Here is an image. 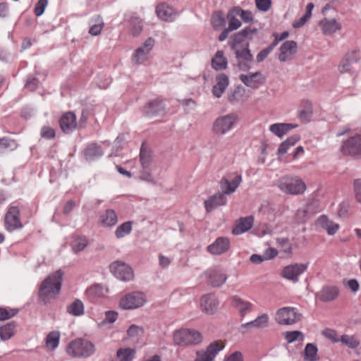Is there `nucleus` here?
Here are the masks:
<instances>
[{"label":"nucleus","mask_w":361,"mask_h":361,"mask_svg":"<svg viewBox=\"0 0 361 361\" xmlns=\"http://www.w3.org/2000/svg\"><path fill=\"white\" fill-rule=\"evenodd\" d=\"M224 345L221 344L220 341H216L211 343L207 347L204 352L206 355L209 356L212 360L214 359L217 353L221 350Z\"/></svg>","instance_id":"c03bdc74"},{"label":"nucleus","mask_w":361,"mask_h":361,"mask_svg":"<svg viewBox=\"0 0 361 361\" xmlns=\"http://www.w3.org/2000/svg\"><path fill=\"white\" fill-rule=\"evenodd\" d=\"M289 35V32L288 31H284L281 34L274 32L273 36L274 37V40L271 43L272 46L275 48L279 42L285 39Z\"/></svg>","instance_id":"69168bd1"},{"label":"nucleus","mask_w":361,"mask_h":361,"mask_svg":"<svg viewBox=\"0 0 361 361\" xmlns=\"http://www.w3.org/2000/svg\"><path fill=\"white\" fill-rule=\"evenodd\" d=\"M136 354V350L130 348H121L116 352V356L120 361H132Z\"/></svg>","instance_id":"a19ab883"},{"label":"nucleus","mask_w":361,"mask_h":361,"mask_svg":"<svg viewBox=\"0 0 361 361\" xmlns=\"http://www.w3.org/2000/svg\"><path fill=\"white\" fill-rule=\"evenodd\" d=\"M103 154L102 149L97 143L90 144L83 151V156L87 161H92Z\"/></svg>","instance_id":"7c9ffc66"},{"label":"nucleus","mask_w":361,"mask_h":361,"mask_svg":"<svg viewBox=\"0 0 361 361\" xmlns=\"http://www.w3.org/2000/svg\"><path fill=\"white\" fill-rule=\"evenodd\" d=\"M216 83L212 88L213 94L219 98L228 85V78L225 73L218 74L216 77Z\"/></svg>","instance_id":"bb28decb"},{"label":"nucleus","mask_w":361,"mask_h":361,"mask_svg":"<svg viewBox=\"0 0 361 361\" xmlns=\"http://www.w3.org/2000/svg\"><path fill=\"white\" fill-rule=\"evenodd\" d=\"M18 312V309H10L9 310L6 308H0V321H4L10 319L16 315Z\"/></svg>","instance_id":"4d7b16f0"},{"label":"nucleus","mask_w":361,"mask_h":361,"mask_svg":"<svg viewBox=\"0 0 361 361\" xmlns=\"http://www.w3.org/2000/svg\"><path fill=\"white\" fill-rule=\"evenodd\" d=\"M68 314L78 317L84 314V305L80 299H75L74 301L66 307Z\"/></svg>","instance_id":"58836bf2"},{"label":"nucleus","mask_w":361,"mask_h":361,"mask_svg":"<svg viewBox=\"0 0 361 361\" xmlns=\"http://www.w3.org/2000/svg\"><path fill=\"white\" fill-rule=\"evenodd\" d=\"M41 136L47 139H52L55 137V130L49 126H44L41 129Z\"/></svg>","instance_id":"0e129e2a"},{"label":"nucleus","mask_w":361,"mask_h":361,"mask_svg":"<svg viewBox=\"0 0 361 361\" xmlns=\"http://www.w3.org/2000/svg\"><path fill=\"white\" fill-rule=\"evenodd\" d=\"M4 227L9 231L23 228V224L20 219V209L18 207H10L4 216Z\"/></svg>","instance_id":"1a4fd4ad"},{"label":"nucleus","mask_w":361,"mask_h":361,"mask_svg":"<svg viewBox=\"0 0 361 361\" xmlns=\"http://www.w3.org/2000/svg\"><path fill=\"white\" fill-rule=\"evenodd\" d=\"M297 42L293 40H288L284 42L280 47V54L279 60L281 62H285L288 59V54L293 55L297 52Z\"/></svg>","instance_id":"a878e982"},{"label":"nucleus","mask_w":361,"mask_h":361,"mask_svg":"<svg viewBox=\"0 0 361 361\" xmlns=\"http://www.w3.org/2000/svg\"><path fill=\"white\" fill-rule=\"evenodd\" d=\"M360 50L354 49L348 51L341 61L338 68L341 73L351 72L353 69V64L357 63L360 60Z\"/></svg>","instance_id":"4468645a"},{"label":"nucleus","mask_w":361,"mask_h":361,"mask_svg":"<svg viewBox=\"0 0 361 361\" xmlns=\"http://www.w3.org/2000/svg\"><path fill=\"white\" fill-rule=\"evenodd\" d=\"M317 225L325 229L327 231V233L330 235H334L339 228V225L338 224L330 221L325 215H322L317 220Z\"/></svg>","instance_id":"c756f323"},{"label":"nucleus","mask_w":361,"mask_h":361,"mask_svg":"<svg viewBox=\"0 0 361 361\" xmlns=\"http://www.w3.org/2000/svg\"><path fill=\"white\" fill-rule=\"evenodd\" d=\"M156 13L159 18L164 21H173L178 15L173 7L164 3L157 6Z\"/></svg>","instance_id":"4be33fe9"},{"label":"nucleus","mask_w":361,"mask_h":361,"mask_svg":"<svg viewBox=\"0 0 361 361\" xmlns=\"http://www.w3.org/2000/svg\"><path fill=\"white\" fill-rule=\"evenodd\" d=\"M228 60L224 56V51L219 50L212 59V66L215 71H221L227 68Z\"/></svg>","instance_id":"2f4dec72"},{"label":"nucleus","mask_w":361,"mask_h":361,"mask_svg":"<svg viewBox=\"0 0 361 361\" xmlns=\"http://www.w3.org/2000/svg\"><path fill=\"white\" fill-rule=\"evenodd\" d=\"M313 114V108L312 103L308 101H304L302 103V109L298 111V118L302 123H308L310 121Z\"/></svg>","instance_id":"473e14b6"},{"label":"nucleus","mask_w":361,"mask_h":361,"mask_svg":"<svg viewBox=\"0 0 361 361\" xmlns=\"http://www.w3.org/2000/svg\"><path fill=\"white\" fill-rule=\"evenodd\" d=\"M60 334L59 331L50 332L46 338V345L51 350H54L59 343Z\"/></svg>","instance_id":"49530a36"},{"label":"nucleus","mask_w":361,"mask_h":361,"mask_svg":"<svg viewBox=\"0 0 361 361\" xmlns=\"http://www.w3.org/2000/svg\"><path fill=\"white\" fill-rule=\"evenodd\" d=\"M63 272L59 269L49 275L42 283L39 289V298L47 304L51 298L60 293L62 286Z\"/></svg>","instance_id":"f03ea898"},{"label":"nucleus","mask_w":361,"mask_h":361,"mask_svg":"<svg viewBox=\"0 0 361 361\" xmlns=\"http://www.w3.org/2000/svg\"><path fill=\"white\" fill-rule=\"evenodd\" d=\"M276 243L283 248V251L288 255L293 252V247L290 243L289 239L287 238H279L276 239Z\"/></svg>","instance_id":"864d4df0"},{"label":"nucleus","mask_w":361,"mask_h":361,"mask_svg":"<svg viewBox=\"0 0 361 361\" xmlns=\"http://www.w3.org/2000/svg\"><path fill=\"white\" fill-rule=\"evenodd\" d=\"M230 240L227 237H219L215 241L207 247V250L212 255H220L227 252L230 248Z\"/></svg>","instance_id":"a211bd4d"},{"label":"nucleus","mask_w":361,"mask_h":361,"mask_svg":"<svg viewBox=\"0 0 361 361\" xmlns=\"http://www.w3.org/2000/svg\"><path fill=\"white\" fill-rule=\"evenodd\" d=\"M279 188L286 193L299 195L302 194L305 192L306 185L300 178H283L280 180Z\"/></svg>","instance_id":"0eeeda50"},{"label":"nucleus","mask_w":361,"mask_h":361,"mask_svg":"<svg viewBox=\"0 0 361 361\" xmlns=\"http://www.w3.org/2000/svg\"><path fill=\"white\" fill-rule=\"evenodd\" d=\"M340 341L353 349L356 348L360 345L359 341H357L354 336L348 335H343L340 338Z\"/></svg>","instance_id":"3c124183"},{"label":"nucleus","mask_w":361,"mask_h":361,"mask_svg":"<svg viewBox=\"0 0 361 361\" xmlns=\"http://www.w3.org/2000/svg\"><path fill=\"white\" fill-rule=\"evenodd\" d=\"M132 221H126L118 226L115 231L117 238H121L126 235L129 234L132 231Z\"/></svg>","instance_id":"a18cd8bd"},{"label":"nucleus","mask_w":361,"mask_h":361,"mask_svg":"<svg viewBox=\"0 0 361 361\" xmlns=\"http://www.w3.org/2000/svg\"><path fill=\"white\" fill-rule=\"evenodd\" d=\"M318 348L314 343H307L305 348V360L317 361L319 360L317 357Z\"/></svg>","instance_id":"37998d69"},{"label":"nucleus","mask_w":361,"mask_h":361,"mask_svg":"<svg viewBox=\"0 0 361 361\" xmlns=\"http://www.w3.org/2000/svg\"><path fill=\"white\" fill-rule=\"evenodd\" d=\"M140 178L149 183H155L150 166H142V169L140 171Z\"/></svg>","instance_id":"09e8293b"},{"label":"nucleus","mask_w":361,"mask_h":361,"mask_svg":"<svg viewBox=\"0 0 361 361\" xmlns=\"http://www.w3.org/2000/svg\"><path fill=\"white\" fill-rule=\"evenodd\" d=\"M59 126L66 134H69L75 129H78L75 114L72 111L64 113L59 119Z\"/></svg>","instance_id":"f3484780"},{"label":"nucleus","mask_w":361,"mask_h":361,"mask_svg":"<svg viewBox=\"0 0 361 361\" xmlns=\"http://www.w3.org/2000/svg\"><path fill=\"white\" fill-rule=\"evenodd\" d=\"M16 323L10 322L4 326H0V338L3 341L10 339L15 334Z\"/></svg>","instance_id":"ea45409f"},{"label":"nucleus","mask_w":361,"mask_h":361,"mask_svg":"<svg viewBox=\"0 0 361 361\" xmlns=\"http://www.w3.org/2000/svg\"><path fill=\"white\" fill-rule=\"evenodd\" d=\"M340 290L336 286H324L317 293L316 297L320 301L329 302L335 300L339 295Z\"/></svg>","instance_id":"6ab92c4d"},{"label":"nucleus","mask_w":361,"mask_h":361,"mask_svg":"<svg viewBox=\"0 0 361 361\" xmlns=\"http://www.w3.org/2000/svg\"><path fill=\"white\" fill-rule=\"evenodd\" d=\"M118 221L117 214L114 209H106L105 213L100 216V221L104 226H113Z\"/></svg>","instance_id":"c9c22d12"},{"label":"nucleus","mask_w":361,"mask_h":361,"mask_svg":"<svg viewBox=\"0 0 361 361\" xmlns=\"http://www.w3.org/2000/svg\"><path fill=\"white\" fill-rule=\"evenodd\" d=\"M298 126L294 123H278L270 126L269 130L279 137H282Z\"/></svg>","instance_id":"cd10ccee"},{"label":"nucleus","mask_w":361,"mask_h":361,"mask_svg":"<svg viewBox=\"0 0 361 361\" xmlns=\"http://www.w3.org/2000/svg\"><path fill=\"white\" fill-rule=\"evenodd\" d=\"M322 334L329 339L331 340L334 343L340 341V339L338 338V334L336 331L334 329H325L322 331Z\"/></svg>","instance_id":"e2e57ef3"},{"label":"nucleus","mask_w":361,"mask_h":361,"mask_svg":"<svg viewBox=\"0 0 361 361\" xmlns=\"http://www.w3.org/2000/svg\"><path fill=\"white\" fill-rule=\"evenodd\" d=\"M94 24H93L89 30V34H90L92 36H97L99 35L102 30H103L104 27V23L102 18L101 16H98L97 18L94 20Z\"/></svg>","instance_id":"de8ad7c7"},{"label":"nucleus","mask_w":361,"mask_h":361,"mask_svg":"<svg viewBox=\"0 0 361 361\" xmlns=\"http://www.w3.org/2000/svg\"><path fill=\"white\" fill-rule=\"evenodd\" d=\"M202 339V334L195 329H185L176 331L173 334L174 343L180 346L198 345Z\"/></svg>","instance_id":"20e7f679"},{"label":"nucleus","mask_w":361,"mask_h":361,"mask_svg":"<svg viewBox=\"0 0 361 361\" xmlns=\"http://www.w3.org/2000/svg\"><path fill=\"white\" fill-rule=\"evenodd\" d=\"M140 161L141 166H151L153 161L151 150L145 147L143 144L140 148Z\"/></svg>","instance_id":"79ce46f5"},{"label":"nucleus","mask_w":361,"mask_h":361,"mask_svg":"<svg viewBox=\"0 0 361 361\" xmlns=\"http://www.w3.org/2000/svg\"><path fill=\"white\" fill-rule=\"evenodd\" d=\"M308 266L309 262L288 265L283 269L281 276L295 283L298 281V276L306 271Z\"/></svg>","instance_id":"f8f14e48"},{"label":"nucleus","mask_w":361,"mask_h":361,"mask_svg":"<svg viewBox=\"0 0 361 361\" xmlns=\"http://www.w3.org/2000/svg\"><path fill=\"white\" fill-rule=\"evenodd\" d=\"M145 302L142 293L133 292L127 294L120 301V306L124 310H132L142 307Z\"/></svg>","instance_id":"9b49d317"},{"label":"nucleus","mask_w":361,"mask_h":361,"mask_svg":"<svg viewBox=\"0 0 361 361\" xmlns=\"http://www.w3.org/2000/svg\"><path fill=\"white\" fill-rule=\"evenodd\" d=\"M118 313L115 311H107L105 313V319L103 321V323H109L112 324L117 319Z\"/></svg>","instance_id":"774afa93"},{"label":"nucleus","mask_w":361,"mask_h":361,"mask_svg":"<svg viewBox=\"0 0 361 361\" xmlns=\"http://www.w3.org/2000/svg\"><path fill=\"white\" fill-rule=\"evenodd\" d=\"M94 352V345L91 341L83 338L75 339L66 347V353L75 358L88 357Z\"/></svg>","instance_id":"7ed1b4c3"},{"label":"nucleus","mask_w":361,"mask_h":361,"mask_svg":"<svg viewBox=\"0 0 361 361\" xmlns=\"http://www.w3.org/2000/svg\"><path fill=\"white\" fill-rule=\"evenodd\" d=\"M274 49L271 44H270L267 48L260 51L256 56V60L258 63H262L265 60L269 53Z\"/></svg>","instance_id":"bf43d9fd"},{"label":"nucleus","mask_w":361,"mask_h":361,"mask_svg":"<svg viewBox=\"0 0 361 361\" xmlns=\"http://www.w3.org/2000/svg\"><path fill=\"white\" fill-rule=\"evenodd\" d=\"M302 319V314L295 307H285L279 309L276 312V321L281 325L294 324Z\"/></svg>","instance_id":"423d86ee"},{"label":"nucleus","mask_w":361,"mask_h":361,"mask_svg":"<svg viewBox=\"0 0 361 361\" xmlns=\"http://www.w3.org/2000/svg\"><path fill=\"white\" fill-rule=\"evenodd\" d=\"M324 34L326 35H332L337 30L341 29V25L336 19L324 18L319 22Z\"/></svg>","instance_id":"c85d7f7f"},{"label":"nucleus","mask_w":361,"mask_h":361,"mask_svg":"<svg viewBox=\"0 0 361 361\" xmlns=\"http://www.w3.org/2000/svg\"><path fill=\"white\" fill-rule=\"evenodd\" d=\"M242 181L240 175H235V177L230 180L226 177H223L220 180V187L224 195L226 194H231L235 192Z\"/></svg>","instance_id":"412c9836"},{"label":"nucleus","mask_w":361,"mask_h":361,"mask_svg":"<svg viewBox=\"0 0 361 361\" xmlns=\"http://www.w3.org/2000/svg\"><path fill=\"white\" fill-rule=\"evenodd\" d=\"M219 302L213 294H207L202 296L200 306L203 312L212 314L217 310Z\"/></svg>","instance_id":"b1692460"},{"label":"nucleus","mask_w":361,"mask_h":361,"mask_svg":"<svg viewBox=\"0 0 361 361\" xmlns=\"http://www.w3.org/2000/svg\"><path fill=\"white\" fill-rule=\"evenodd\" d=\"M89 244V241L85 236L74 235L71 241V248L75 253L82 251Z\"/></svg>","instance_id":"e433bc0d"},{"label":"nucleus","mask_w":361,"mask_h":361,"mask_svg":"<svg viewBox=\"0 0 361 361\" xmlns=\"http://www.w3.org/2000/svg\"><path fill=\"white\" fill-rule=\"evenodd\" d=\"M130 23V32L134 37H137L140 35L143 30L142 20L136 16H132L128 20Z\"/></svg>","instance_id":"4c0bfd02"},{"label":"nucleus","mask_w":361,"mask_h":361,"mask_svg":"<svg viewBox=\"0 0 361 361\" xmlns=\"http://www.w3.org/2000/svg\"><path fill=\"white\" fill-rule=\"evenodd\" d=\"M226 202L227 198L226 195L223 193L217 192L204 201L205 209L208 213L212 212L217 207L225 205Z\"/></svg>","instance_id":"393cba45"},{"label":"nucleus","mask_w":361,"mask_h":361,"mask_svg":"<svg viewBox=\"0 0 361 361\" xmlns=\"http://www.w3.org/2000/svg\"><path fill=\"white\" fill-rule=\"evenodd\" d=\"M284 338L288 343H291L297 340L303 341L304 335L300 331H286Z\"/></svg>","instance_id":"8fccbe9b"},{"label":"nucleus","mask_w":361,"mask_h":361,"mask_svg":"<svg viewBox=\"0 0 361 361\" xmlns=\"http://www.w3.org/2000/svg\"><path fill=\"white\" fill-rule=\"evenodd\" d=\"M239 78L245 85L252 89L258 88L259 86L262 85L265 81V78L259 71L249 73L248 75L242 74L240 75Z\"/></svg>","instance_id":"aec40b11"},{"label":"nucleus","mask_w":361,"mask_h":361,"mask_svg":"<svg viewBox=\"0 0 361 361\" xmlns=\"http://www.w3.org/2000/svg\"><path fill=\"white\" fill-rule=\"evenodd\" d=\"M211 23L214 30H220L226 26L224 13L222 11H215L211 17Z\"/></svg>","instance_id":"72a5a7b5"},{"label":"nucleus","mask_w":361,"mask_h":361,"mask_svg":"<svg viewBox=\"0 0 361 361\" xmlns=\"http://www.w3.org/2000/svg\"><path fill=\"white\" fill-rule=\"evenodd\" d=\"M87 294L92 297H102L104 295V287L100 284H94L87 290Z\"/></svg>","instance_id":"603ef678"},{"label":"nucleus","mask_w":361,"mask_h":361,"mask_svg":"<svg viewBox=\"0 0 361 361\" xmlns=\"http://www.w3.org/2000/svg\"><path fill=\"white\" fill-rule=\"evenodd\" d=\"M300 139L299 135H293L288 137L286 140L282 142L277 150V154L279 156L283 155L287 153L288 149L294 146Z\"/></svg>","instance_id":"f704fd0d"},{"label":"nucleus","mask_w":361,"mask_h":361,"mask_svg":"<svg viewBox=\"0 0 361 361\" xmlns=\"http://www.w3.org/2000/svg\"><path fill=\"white\" fill-rule=\"evenodd\" d=\"M271 0H255V6L257 8L262 12L268 11L271 7Z\"/></svg>","instance_id":"13d9d810"},{"label":"nucleus","mask_w":361,"mask_h":361,"mask_svg":"<svg viewBox=\"0 0 361 361\" xmlns=\"http://www.w3.org/2000/svg\"><path fill=\"white\" fill-rule=\"evenodd\" d=\"M143 114L148 117L163 115L165 113V105L163 100L156 98L149 100L143 107Z\"/></svg>","instance_id":"2eb2a0df"},{"label":"nucleus","mask_w":361,"mask_h":361,"mask_svg":"<svg viewBox=\"0 0 361 361\" xmlns=\"http://www.w3.org/2000/svg\"><path fill=\"white\" fill-rule=\"evenodd\" d=\"M254 217L248 216L246 217H240L235 221V226L232 230V233L235 235H240L248 231L253 226Z\"/></svg>","instance_id":"5701e85b"},{"label":"nucleus","mask_w":361,"mask_h":361,"mask_svg":"<svg viewBox=\"0 0 361 361\" xmlns=\"http://www.w3.org/2000/svg\"><path fill=\"white\" fill-rule=\"evenodd\" d=\"M268 323L269 317L267 314H262L252 321L254 326L258 329L267 327L268 326Z\"/></svg>","instance_id":"5fc2aeb1"},{"label":"nucleus","mask_w":361,"mask_h":361,"mask_svg":"<svg viewBox=\"0 0 361 361\" xmlns=\"http://www.w3.org/2000/svg\"><path fill=\"white\" fill-rule=\"evenodd\" d=\"M238 119L235 114H229L218 118L214 123L213 131L217 135H224L230 130Z\"/></svg>","instance_id":"6e6552de"},{"label":"nucleus","mask_w":361,"mask_h":361,"mask_svg":"<svg viewBox=\"0 0 361 361\" xmlns=\"http://www.w3.org/2000/svg\"><path fill=\"white\" fill-rule=\"evenodd\" d=\"M227 18L228 19V26L227 28L231 31L238 29L242 25L241 22L234 16H230V18Z\"/></svg>","instance_id":"680f3d73"},{"label":"nucleus","mask_w":361,"mask_h":361,"mask_svg":"<svg viewBox=\"0 0 361 361\" xmlns=\"http://www.w3.org/2000/svg\"><path fill=\"white\" fill-rule=\"evenodd\" d=\"M111 272L118 279L128 281L133 279L134 274L132 268L125 262L116 261L109 266Z\"/></svg>","instance_id":"9d476101"},{"label":"nucleus","mask_w":361,"mask_h":361,"mask_svg":"<svg viewBox=\"0 0 361 361\" xmlns=\"http://www.w3.org/2000/svg\"><path fill=\"white\" fill-rule=\"evenodd\" d=\"M154 39L152 37L147 38L142 46L138 47L133 55V61L136 64L145 62L148 59V54L154 46Z\"/></svg>","instance_id":"ddd939ff"},{"label":"nucleus","mask_w":361,"mask_h":361,"mask_svg":"<svg viewBox=\"0 0 361 361\" xmlns=\"http://www.w3.org/2000/svg\"><path fill=\"white\" fill-rule=\"evenodd\" d=\"M257 32V28H251V27L248 26L234 33L231 37L229 45L231 49L235 52V57L238 61V67L241 71H247L251 68L249 63L253 61V55L249 48V42H246L242 49H238L237 47L245 39L252 40V35Z\"/></svg>","instance_id":"f257e3e1"},{"label":"nucleus","mask_w":361,"mask_h":361,"mask_svg":"<svg viewBox=\"0 0 361 361\" xmlns=\"http://www.w3.org/2000/svg\"><path fill=\"white\" fill-rule=\"evenodd\" d=\"M355 198L361 203V179H355L353 182Z\"/></svg>","instance_id":"338daca9"},{"label":"nucleus","mask_w":361,"mask_h":361,"mask_svg":"<svg viewBox=\"0 0 361 361\" xmlns=\"http://www.w3.org/2000/svg\"><path fill=\"white\" fill-rule=\"evenodd\" d=\"M39 81L37 78L30 76L27 78L25 88L27 89L30 92H33L38 87Z\"/></svg>","instance_id":"6e6d98bb"},{"label":"nucleus","mask_w":361,"mask_h":361,"mask_svg":"<svg viewBox=\"0 0 361 361\" xmlns=\"http://www.w3.org/2000/svg\"><path fill=\"white\" fill-rule=\"evenodd\" d=\"M340 150L343 156L361 159V135L355 134L344 140Z\"/></svg>","instance_id":"39448f33"},{"label":"nucleus","mask_w":361,"mask_h":361,"mask_svg":"<svg viewBox=\"0 0 361 361\" xmlns=\"http://www.w3.org/2000/svg\"><path fill=\"white\" fill-rule=\"evenodd\" d=\"M48 0H39L35 4V14L36 16H40L43 14L46 6H47Z\"/></svg>","instance_id":"052dcab7"},{"label":"nucleus","mask_w":361,"mask_h":361,"mask_svg":"<svg viewBox=\"0 0 361 361\" xmlns=\"http://www.w3.org/2000/svg\"><path fill=\"white\" fill-rule=\"evenodd\" d=\"M204 274L207 279V283L214 288L221 287L227 280V275L216 269H208Z\"/></svg>","instance_id":"dca6fc26"}]
</instances>
